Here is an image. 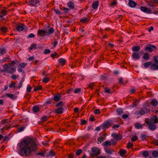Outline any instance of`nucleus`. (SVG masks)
Masks as SVG:
<instances>
[{"label": "nucleus", "instance_id": "obj_56", "mask_svg": "<svg viewBox=\"0 0 158 158\" xmlns=\"http://www.w3.org/2000/svg\"><path fill=\"white\" fill-rule=\"evenodd\" d=\"M1 12L2 14L3 15L6 16L7 15V10L4 9L2 10Z\"/></svg>", "mask_w": 158, "mask_h": 158}, {"label": "nucleus", "instance_id": "obj_36", "mask_svg": "<svg viewBox=\"0 0 158 158\" xmlns=\"http://www.w3.org/2000/svg\"><path fill=\"white\" fill-rule=\"evenodd\" d=\"M142 155L143 157H147L148 156L149 154L148 151H144L142 152Z\"/></svg>", "mask_w": 158, "mask_h": 158}, {"label": "nucleus", "instance_id": "obj_20", "mask_svg": "<svg viewBox=\"0 0 158 158\" xmlns=\"http://www.w3.org/2000/svg\"><path fill=\"white\" fill-rule=\"evenodd\" d=\"M150 68L152 70H158V64H156L155 63H153L150 66Z\"/></svg>", "mask_w": 158, "mask_h": 158}, {"label": "nucleus", "instance_id": "obj_28", "mask_svg": "<svg viewBox=\"0 0 158 158\" xmlns=\"http://www.w3.org/2000/svg\"><path fill=\"white\" fill-rule=\"evenodd\" d=\"M33 111L35 113H37L40 111V108L38 105H35L33 107Z\"/></svg>", "mask_w": 158, "mask_h": 158}, {"label": "nucleus", "instance_id": "obj_14", "mask_svg": "<svg viewBox=\"0 0 158 158\" xmlns=\"http://www.w3.org/2000/svg\"><path fill=\"white\" fill-rule=\"evenodd\" d=\"M61 95L60 93H57L55 94L53 100L56 102H57L61 100Z\"/></svg>", "mask_w": 158, "mask_h": 158}, {"label": "nucleus", "instance_id": "obj_62", "mask_svg": "<svg viewBox=\"0 0 158 158\" xmlns=\"http://www.w3.org/2000/svg\"><path fill=\"white\" fill-rule=\"evenodd\" d=\"M81 125H84L85 124L87 123V121L86 120H83V119H81Z\"/></svg>", "mask_w": 158, "mask_h": 158}, {"label": "nucleus", "instance_id": "obj_54", "mask_svg": "<svg viewBox=\"0 0 158 158\" xmlns=\"http://www.w3.org/2000/svg\"><path fill=\"white\" fill-rule=\"evenodd\" d=\"M118 83L120 85H123L124 84V83L123 82V78L122 77H120L119 79V81L118 82Z\"/></svg>", "mask_w": 158, "mask_h": 158}, {"label": "nucleus", "instance_id": "obj_46", "mask_svg": "<svg viewBox=\"0 0 158 158\" xmlns=\"http://www.w3.org/2000/svg\"><path fill=\"white\" fill-rule=\"evenodd\" d=\"M24 81V79H21V81L19 82L18 86L17 87L18 89H19L22 87L23 82Z\"/></svg>", "mask_w": 158, "mask_h": 158}, {"label": "nucleus", "instance_id": "obj_32", "mask_svg": "<svg viewBox=\"0 0 158 158\" xmlns=\"http://www.w3.org/2000/svg\"><path fill=\"white\" fill-rule=\"evenodd\" d=\"M105 152L108 154L111 155L113 154V152H114V150L113 149L110 148V149H105Z\"/></svg>", "mask_w": 158, "mask_h": 158}, {"label": "nucleus", "instance_id": "obj_50", "mask_svg": "<svg viewBox=\"0 0 158 158\" xmlns=\"http://www.w3.org/2000/svg\"><path fill=\"white\" fill-rule=\"evenodd\" d=\"M36 44H33L31 45L29 49L30 50H31L32 49H36Z\"/></svg>", "mask_w": 158, "mask_h": 158}, {"label": "nucleus", "instance_id": "obj_13", "mask_svg": "<svg viewBox=\"0 0 158 158\" xmlns=\"http://www.w3.org/2000/svg\"><path fill=\"white\" fill-rule=\"evenodd\" d=\"M60 9L62 11H64V12H62V14L66 15L70 11V9L68 8H66L62 6H60Z\"/></svg>", "mask_w": 158, "mask_h": 158}, {"label": "nucleus", "instance_id": "obj_48", "mask_svg": "<svg viewBox=\"0 0 158 158\" xmlns=\"http://www.w3.org/2000/svg\"><path fill=\"white\" fill-rule=\"evenodd\" d=\"M64 105L63 102V101H60L57 103L55 105L56 107H58L59 106H63Z\"/></svg>", "mask_w": 158, "mask_h": 158}, {"label": "nucleus", "instance_id": "obj_37", "mask_svg": "<svg viewBox=\"0 0 158 158\" xmlns=\"http://www.w3.org/2000/svg\"><path fill=\"white\" fill-rule=\"evenodd\" d=\"M140 47L138 46H133L132 48V50L133 52H138L140 49Z\"/></svg>", "mask_w": 158, "mask_h": 158}, {"label": "nucleus", "instance_id": "obj_49", "mask_svg": "<svg viewBox=\"0 0 158 158\" xmlns=\"http://www.w3.org/2000/svg\"><path fill=\"white\" fill-rule=\"evenodd\" d=\"M153 1H150L148 2V5L150 7H154L155 6L154 5Z\"/></svg>", "mask_w": 158, "mask_h": 158}, {"label": "nucleus", "instance_id": "obj_11", "mask_svg": "<svg viewBox=\"0 0 158 158\" xmlns=\"http://www.w3.org/2000/svg\"><path fill=\"white\" fill-rule=\"evenodd\" d=\"M25 28L27 29V26L23 24H21V25H18L16 27V30L18 31H21L23 30Z\"/></svg>", "mask_w": 158, "mask_h": 158}, {"label": "nucleus", "instance_id": "obj_26", "mask_svg": "<svg viewBox=\"0 0 158 158\" xmlns=\"http://www.w3.org/2000/svg\"><path fill=\"white\" fill-rule=\"evenodd\" d=\"M99 6V2L96 1L94 2L92 4V8L94 9H97Z\"/></svg>", "mask_w": 158, "mask_h": 158}, {"label": "nucleus", "instance_id": "obj_30", "mask_svg": "<svg viewBox=\"0 0 158 158\" xmlns=\"http://www.w3.org/2000/svg\"><path fill=\"white\" fill-rule=\"evenodd\" d=\"M67 5L68 6L70 9H73L74 8V3L72 1H69V2L67 3Z\"/></svg>", "mask_w": 158, "mask_h": 158}, {"label": "nucleus", "instance_id": "obj_39", "mask_svg": "<svg viewBox=\"0 0 158 158\" xmlns=\"http://www.w3.org/2000/svg\"><path fill=\"white\" fill-rule=\"evenodd\" d=\"M152 156L154 158L158 157V151L157 150L154 151L152 153Z\"/></svg>", "mask_w": 158, "mask_h": 158}, {"label": "nucleus", "instance_id": "obj_9", "mask_svg": "<svg viewBox=\"0 0 158 158\" xmlns=\"http://www.w3.org/2000/svg\"><path fill=\"white\" fill-rule=\"evenodd\" d=\"M153 49H156V46L154 45L148 44L147 45L144 49L145 51L152 52L153 51Z\"/></svg>", "mask_w": 158, "mask_h": 158}, {"label": "nucleus", "instance_id": "obj_34", "mask_svg": "<svg viewBox=\"0 0 158 158\" xmlns=\"http://www.w3.org/2000/svg\"><path fill=\"white\" fill-rule=\"evenodd\" d=\"M135 126L136 128L140 129L143 128L142 125L139 123H136L135 124Z\"/></svg>", "mask_w": 158, "mask_h": 158}, {"label": "nucleus", "instance_id": "obj_64", "mask_svg": "<svg viewBox=\"0 0 158 158\" xmlns=\"http://www.w3.org/2000/svg\"><path fill=\"white\" fill-rule=\"evenodd\" d=\"M138 139V137L137 136L135 135L132 137L131 140L133 142H134L137 140Z\"/></svg>", "mask_w": 158, "mask_h": 158}, {"label": "nucleus", "instance_id": "obj_29", "mask_svg": "<svg viewBox=\"0 0 158 158\" xmlns=\"http://www.w3.org/2000/svg\"><path fill=\"white\" fill-rule=\"evenodd\" d=\"M52 10L54 11L56 15H61L62 14V12H60L58 9H56L54 7L52 8Z\"/></svg>", "mask_w": 158, "mask_h": 158}, {"label": "nucleus", "instance_id": "obj_17", "mask_svg": "<svg viewBox=\"0 0 158 158\" xmlns=\"http://www.w3.org/2000/svg\"><path fill=\"white\" fill-rule=\"evenodd\" d=\"M102 145L104 146L105 149L109 148L111 146L110 141H106L103 143Z\"/></svg>", "mask_w": 158, "mask_h": 158}, {"label": "nucleus", "instance_id": "obj_12", "mask_svg": "<svg viewBox=\"0 0 158 158\" xmlns=\"http://www.w3.org/2000/svg\"><path fill=\"white\" fill-rule=\"evenodd\" d=\"M27 64L26 63H22L20 64L18 67V71L19 72H23L22 69L25 68Z\"/></svg>", "mask_w": 158, "mask_h": 158}, {"label": "nucleus", "instance_id": "obj_47", "mask_svg": "<svg viewBox=\"0 0 158 158\" xmlns=\"http://www.w3.org/2000/svg\"><path fill=\"white\" fill-rule=\"evenodd\" d=\"M105 139V137H103V136H101L98 138V141L100 142L101 143Z\"/></svg>", "mask_w": 158, "mask_h": 158}, {"label": "nucleus", "instance_id": "obj_18", "mask_svg": "<svg viewBox=\"0 0 158 158\" xmlns=\"http://www.w3.org/2000/svg\"><path fill=\"white\" fill-rule=\"evenodd\" d=\"M64 111V108L62 107H60L56 109L54 112L55 113L58 114H62Z\"/></svg>", "mask_w": 158, "mask_h": 158}, {"label": "nucleus", "instance_id": "obj_43", "mask_svg": "<svg viewBox=\"0 0 158 158\" xmlns=\"http://www.w3.org/2000/svg\"><path fill=\"white\" fill-rule=\"evenodd\" d=\"M43 87L42 85H39L36 87L34 89V91L36 92L40 90H42Z\"/></svg>", "mask_w": 158, "mask_h": 158}, {"label": "nucleus", "instance_id": "obj_42", "mask_svg": "<svg viewBox=\"0 0 158 158\" xmlns=\"http://www.w3.org/2000/svg\"><path fill=\"white\" fill-rule=\"evenodd\" d=\"M127 152L125 150L121 149L118 152L119 155L120 156H122L123 155L127 153Z\"/></svg>", "mask_w": 158, "mask_h": 158}, {"label": "nucleus", "instance_id": "obj_44", "mask_svg": "<svg viewBox=\"0 0 158 158\" xmlns=\"http://www.w3.org/2000/svg\"><path fill=\"white\" fill-rule=\"evenodd\" d=\"M50 80V78L48 77H44L42 81L44 83H47Z\"/></svg>", "mask_w": 158, "mask_h": 158}, {"label": "nucleus", "instance_id": "obj_51", "mask_svg": "<svg viewBox=\"0 0 158 158\" xmlns=\"http://www.w3.org/2000/svg\"><path fill=\"white\" fill-rule=\"evenodd\" d=\"M16 83H15V82H13L9 85V87L10 88H15V85Z\"/></svg>", "mask_w": 158, "mask_h": 158}, {"label": "nucleus", "instance_id": "obj_38", "mask_svg": "<svg viewBox=\"0 0 158 158\" xmlns=\"http://www.w3.org/2000/svg\"><path fill=\"white\" fill-rule=\"evenodd\" d=\"M6 53V49L5 48H0V54L1 55H4Z\"/></svg>", "mask_w": 158, "mask_h": 158}, {"label": "nucleus", "instance_id": "obj_57", "mask_svg": "<svg viewBox=\"0 0 158 158\" xmlns=\"http://www.w3.org/2000/svg\"><path fill=\"white\" fill-rule=\"evenodd\" d=\"M47 118V116L46 115H45L41 118V120L42 122H44L46 121Z\"/></svg>", "mask_w": 158, "mask_h": 158}, {"label": "nucleus", "instance_id": "obj_52", "mask_svg": "<svg viewBox=\"0 0 158 158\" xmlns=\"http://www.w3.org/2000/svg\"><path fill=\"white\" fill-rule=\"evenodd\" d=\"M116 111L118 115H120L123 112V110L121 108H118L116 110Z\"/></svg>", "mask_w": 158, "mask_h": 158}, {"label": "nucleus", "instance_id": "obj_61", "mask_svg": "<svg viewBox=\"0 0 158 158\" xmlns=\"http://www.w3.org/2000/svg\"><path fill=\"white\" fill-rule=\"evenodd\" d=\"M104 91L105 93H107L110 94L112 93V92H110V89L108 88H106L105 89Z\"/></svg>", "mask_w": 158, "mask_h": 158}, {"label": "nucleus", "instance_id": "obj_15", "mask_svg": "<svg viewBox=\"0 0 158 158\" xmlns=\"http://www.w3.org/2000/svg\"><path fill=\"white\" fill-rule=\"evenodd\" d=\"M112 136L117 141L120 140L122 139V136L121 134H116L114 133L112 134Z\"/></svg>", "mask_w": 158, "mask_h": 158}, {"label": "nucleus", "instance_id": "obj_35", "mask_svg": "<svg viewBox=\"0 0 158 158\" xmlns=\"http://www.w3.org/2000/svg\"><path fill=\"white\" fill-rule=\"evenodd\" d=\"M108 77L107 74L104 73L101 76V79L103 80L106 81L108 80Z\"/></svg>", "mask_w": 158, "mask_h": 158}, {"label": "nucleus", "instance_id": "obj_23", "mask_svg": "<svg viewBox=\"0 0 158 158\" xmlns=\"http://www.w3.org/2000/svg\"><path fill=\"white\" fill-rule=\"evenodd\" d=\"M11 61L10 63L6 64L4 65V66H5L6 65H9L13 67V66H14L15 64H17L18 62V60H17L16 59H15V60L13 61Z\"/></svg>", "mask_w": 158, "mask_h": 158}, {"label": "nucleus", "instance_id": "obj_59", "mask_svg": "<svg viewBox=\"0 0 158 158\" xmlns=\"http://www.w3.org/2000/svg\"><path fill=\"white\" fill-rule=\"evenodd\" d=\"M57 55V53L56 52H55L53 53L50 56L52 57L53 59H54L56 56Z\"/></svg>", "mask_w": 158, "mask_h": 158}, {"label": "nucleus", "instance_id": "obj_19", "mask_svg": "<svg viewBox=\"0 0 158 158\" xmlns=\"http://www.w3.org/2000/svg\"><path fill=\"white\" fill-rule=\"evenodd\" d=\"M0 31L2 33L5 34L8 32V28L5 26H2L0 28Z\"/></svg>", "mask_w": 158, "mask_h": 158}, {"label": "nucleus", "instance_id": "obj_2", "mask_svg": "<svg viewBox=\"0 0 158 158\" xmlns=\"http://www.w3.org/2000/svg\"><path fill=\"white\" fill-rule=\"evenodd\" d=\"M45 30L39 29L38 31L37 35L42 37L45 35L48 36L53 34L54 32V30L53 27L49 26H46L44 28Z\"/></svg>", "mask_w": 158, "mask_h": 158}, {"label": "nucleus", "instance_id": "obj_6", "mask_svg": "<svg viewBox=\"0 0 158 158\" xmlns=\"http://www.w3.org/2000/svg\"><path fill=\"white\" fill-rule=\"evenodd\" d=\"M149 119L145 118V123L149 125L148 127L149 129L152 131L155 130L156 128V126L154 123H152V121H150Z\"/></svg>", "mask_w": 158, "mask_h": 158}, {"label": "nucleus", "instance_id": "obj_63", "mask_svg": "<svg viewBox=\"0 0 158 158\" xmlns=\"http://www.w3.org/2000/svg\"><path fill=\"white\" fill-rule=\"evenodd\" d=\"M153 59L155 64H158V60L157 57L156 56H154L153 57Z\"/></svg>", "mask_w": 158, "mask_h": 158}, {"label": "nucleus", "instance_id": "obj_33", "mask_svg": "<svg viewBox=\"0 0 158 158\" xmlns=\"http://www.w3.org/2000/svg\"><path fill=\"white\" fill-rule=\"evenodd\" d=\"M56 155L55 152L52 150H50L47 156L50 157L54 156Z\"/></svg>", "mask_w": 158, "mask_h": 158}, {"label": "nucleus", "instance_id": "obj_27", "mask_svg": "<svg viewBox=\"0 0 158 158\" xmlns=\"http://www.w3.org/2000/svg\"><path fill=\"white\" fill-rule=\"evenodd\" d=\"M6 95L8 98L11 99H16L17 98V96L13 94H10L9 93H6Z\"/></svg>", "mask_w": 158, "mask_h": 158}, {"label": "nucleus", "instance_id": "obj_40", "mask_svg": "<svg viewBox=\"0 0 158 158\" xmlns=\"http://www.w3.org/2000/svg\"><path fill=\"white\" fill-rule=\"evenodd\" d=\"M89 19L85 17L83 18L82 19H81L80 20V22L83 23H85L89 21Z\"/></svg>", "mask_w": 158, "mask_h": 158}, {"label": "nucleus", "instance_id": "obj_21", "mask_svg": "<svg viewBox=\"0 0 158 158\" xmlns=\"http://www.w3.org/2000/svg\"><path fill=\"white\" fill-rule=\"evenodd\" d=\"M58 61L59 63L62 66L64 65L66 62V60L63 58L59 59L58 60Z\"/></svg>", "mask_w": 158, "mask_h": 158}, {"label": "nucleus", "instance_id": "obj_45", "mask_svg": "<svg viewBox=\"0 0 158 158\" xmlns=\"http://www.w3.org/2000/svg\"><path fill=\"white\" fill-rule=\"evenodd\" d=\"M10 58L9 56L8 57H4L2 60H1V63L6 62L8 61V60H10Z\"/></svg>", "mask_w": 158, "mask_h": 158}, {"label": "nucleus", "instance_id": "obj_58", "mask_svg": "<svg viewBox=\"0 0 158 158\" xmlns=\"http://www.w3.org/2000/svg\"><path fill=\"white\" fill-rule=\"evenodd\" d=\"M133 146L134 144L133 143L129 142L127 144V148H131Z\"/></svg>", "mask_w": 158, "mask_h": 158}, {"label": "nucleus", "instance_id": "obj_10", "mask_svg": "<svg viewBox=\"0 0 158 158\" xmlns=\"http://www.w3.org/2000/svg\"><path fill=\"white\" fill-rule=\"evenodd\" d=\"M140 9L142 11L146 14H151L152 13V11L151 9L144 6H141Z\"/></svg>", "mask_w": 158, "mask_h": 158}, {"label": "nucleus", "instance_id": "obj_25", "mask_svg": "<svg viewBox=\"0 0 158 158\" xmlns=\"http://www.w3.org/2000/svg\"><path fill=\"white\" fill-rule=\"evenodd\" d=\"M150 103L153 106H155L158 105V102L156 99H154L152 100Z\"/></svg>", "mask_w": 158, "mask_h": 158}, {"label": "nucleus", "instance_id": "obj_31", "mask_svg": "<svg viewBox=\"0 0 158 158\" xmlns=\"http://www.w3.org/2000/svg\"><path fill=\"white\" fill-rule=\"evenodd\" d=\"M143 58L146 60H148L150 58L149 54L147 52L145 53L143 56Z\"/></svg>", "mask_w": 158, "mask_h": 158}, {"label": "nucleus", "instance_id": "obj_55", "mask_svg": "<svg viewBox=\"0 0 158 158\" xmlns=\"http://www.w3.org/2000/svg\"><path fill=\"white\" fill-rule=\"evenodd\" d=\"M81 91V88H77L75 89L73 91L75 93H80Z\"/></svg>", "mask_w": 158, "mask_h": 158}, {"label": "nucleus", "instance_id": "obj_60", "mask_svg": "<svg viewBox=\"0 0 158 158\" xmlns=\"http://www.w3.org/2000/svg\"><path fill=\"white\" fill-rule=\"evenodd\" d=\"M94 113L95 114H99L100 113V112L99 109H96L94 110Z\"/></svg>", "mask_w": 158, "mask_h": 158}, {"label": "nucleus", "instance_id": "obj_4", "mask_svg": "<svg viewBox=\"0 0 158 158\" xmlns=\"http://www.w3.org/2000/svg\"><path fill=\"white\" fill-rule=\"evenodd\" d=\"M100 153V150L98 148L93 147L91 149V152L90 156L92 157H95Z\"/></svg>", "mask_w": 158, "mask_h": 158}, {"label": "nucleus", "instance_id": "obj_3", "mask_svg": "<svg viewBox=\"0 0 158 158\" xmlns=\"http://www.w3.org/2000/svg\"><path fill=\"white\" fill-rule=\"evenodd\" d=\"M150 108H148L146 107H144L142 108L140 110L137 111L136 113L137 115H142L144 114L150 113Z\"/></svg>", "mask_w": 158, "mask_h": 158}, {"label": "nucleus", "instance_id": "obj_5", "mask_svg": "<svg viewBox=\"0 0 158 158\" xmlns=\"http://www.w3.org/2000/svg\"><path fill=\"white\" fill-rule=\"evenodd\" d=\"M110 119H108L106 121H105L101 125V127L104 131H105L106 129L109 128L112 123H111Z\"/></svg>", "mask_w": 158, "mask_h": 158}, {"label": "nucleus", "instance_id": "obj_16", "mask_svg": "<svg viewBox=\"0 0 158 158\" xmlns=\"http://www.w3.org/2000/svg\"><path fill=\"white\" fill-rule=\"evenodd\" d=\"M140 55L136 52H134L132 54V57L133 59L138 60L140 58Z\"/></svg>", "mask_w": 158, "mask_h": 158}, {"label": "nucleus", "instance_id": "obj_53", "mask_svg": "<svg viewBox=\"0 0 158 158\" xmlns=\"http://www.w3.org/2000/svg\"><path fill=\"white\" fill-rule=\"evenodd\" d=\"M95 85L94 83H92L91 84H89L88 88H89L91 90L93 89L94 86Z\"/></svg>", "mask_w": 158, "mask_h": 158}, {"label": "nucleus", "instance_id": "obj_1", "mask_svg": "<svg viewBox=\"0 0 158 158\" xmlns=\"http://www.w3.org/2000/svg\"><path fill=\"white\" fill-rule=\"evenodd\" d=\"M37 146L33 142L31 139L27 138L22 141L19 145V154L23 156L25 154H28L31 152V148L34 149L36 148Z\"/></svg>", "mask_w": 158, "mask_h": 158}, {"label": "nucleus", "instance_id": "obj_22", "mask_svg": "<svg viewBox=\"0 0 158 158\" xmlns=\"http://www.w3.org/2000/svg\"><path fill=\"white\" fill-rule=\"evenodd\" d=\"M151 121L153 123H158V119L156 115H154L153 117H152L151 118Z\"/></svg>", "mask_w": 158, "mask_h": 158}, {"label": "nucleus", "instance_id": "obj_41", "mask_svg": "<svg viewBox=\"0 0 158 158\" xmlns=\"http://www.w3.org/2000/svg\"><path fill=\"white\" fill-rule=\"evenodd\" d=\"M152 64V62L151 61H149L148 62H146L144 63L143 64L145 68H148L150 65L151 66Z\"/></svg>", "mask_w": 158, "mask_h": 158}, {"label": "nucleus", "instance_id": "obj_24", "mask_svg": "<svg viewBox=\"0 0 158 158\" xmlns=\"http://www.w3.org/2000/svg\"><path fill=\"white\" fill-rule=\"evenodd\" d=\"M129 5L131 7H134L136 5V3L133 1L131 0H129Z\"/></svg>", "mask_w": 158, "mask_h": 158}, {"label": "nucleus", "instance_id": "obj_7", "mask_svg": "<svg viewBox=\"0 0 158 158\" xmlns=\"http://www.w3.org/2000/svg\"><path fill=\"white\" fill-rule=\"evenodd\" d=\"M5 68L6 72L11 74H13L16 71V68L15 66L13 67L9 65H5Z\"/></svg>", "mask_w": 158, "mask_h": 158}, {"label": "nucleus", "instance_id": "obj_8", "mask_svg": "<svg viewBox=\"0 0 158 158\" xmlns=\"http://www.w3.org/2000/svg\"><path fill=\"white\" fill-rule=\"evenodd\" d=\"M40 0H29L28 1L29 5L30 6L36 7L40 5Z\"/></svg>", "mask_w": 158, "mask_h": 158}]
</instances>
